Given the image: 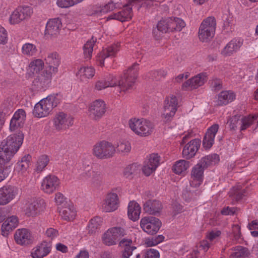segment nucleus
<instances>
[{
  "label": "nucleus",
  "instance_id": "nucleus-1",
  "mask_svg": "<svg viewBox=\"0 0 258 258\" xmlns=\"http://www.w3.org/2000/svg\"><path fill=\"white\" fill-rule=\"evenodd\" d=\"M138 66L137 62L134 63L119 79L109 77L107 80L98 81L95 85V88L101 90L109 87H115L116 94L126 92L132 88L137 79Z\"/></svg>",
  "mask_w": 258,
  "mask_h": 258
},
{
  "label": "nucleus",
  "instance_id": "nucleus-2",
  "mask_svg": "<svg viewBox=\"0 0 258 258\" xmlns=\"http://www.w3.org/2000/svg\"><path fill=\"white\" fill-rule=\"evenodd\" d=\"M23 139V134L19 132L18 134L9 136L6 140L2 142L0 145V164H5L11 160L22 144Z\"/></svg>",
  "mask_w": 258,
  "mask_h": 258
},
{
  "label": "nucleus",
  "instance_id": "nucleus-3",
  "mask_svg": "<svg viewBox=\"0 0 258 258\" xmlns=\"http://www.w3.org/2000/svg\"><path fill=\"white\" fill-rule=\"evenodd\" d=\"M44 60L48 66L43 73L38 76L33 82L35 85L39 88L45 87L50 82L52 75L57 72L58 67L60 63V57L56 52L48 53Z\"/></svg>",
  "mask_w": 258,
  "mask_h": 258
},
{
  "label": "nucleus",
  "instance_id": "nucleus-4",
  "mask_svg": "<svg viewBox=\"0 0 258 258\" xmlns=\"http://www.w3.org/2000/svg\"><path fill=\"white\" fill-rule=\"evenodd\" d=\"M59 103L57 97L49 95L38 102L34 106L33 114L37 117H43L49 114L52 108Z\"/></svg>",
  "mask_w": 258,
  "mask_h": 258
},
{
  "label": "nucleus",
  "instance_id": "nucleus-5",
  "mask_svg": "<svg viewBox=\"0 0 258 258\" xmlns=\"http://www.w3.org/2000/svg\"><path fill=\"white\" fill-rule=\"evenodd\" d=\"M216 27V20L214 17H209L201 24L199 30V37L203 42H207L214 36Z\"/></svg>",
  "mask_w": 258,
  "mask_h": 258
},
{
  "label": "nucleus",
  "instance_id": "nucleus-6",
  "mask_svg": "<svg viewBox=\"0 0 258 258\" xmlns=\"http://www.w3.org/2000/svg\"><path fill=\"white\" fill-rule=\"evenodd\" d=\"M143 1L129 0L128 3L123 7V9L121 11L109 15L107 17V20L115 19L121 22H124L131 19L133 16V9H137L139 10L141 7V5L139 3Z\"/></svg>",
  "mask_w": 258,
  "mask_h": 258
},
{
  "label": "nucleus",
  "instance_id": "nucleus-7",
  "mask_svg": "<svg viewBox=\"0 0 258 258\" xmlns=\"http://www.w3.org/2000/svg\"><path fill=\"white\" fill-rule=\"evenodd\" d=\"M115 148L110 142L102 141L97 143L93 149V154L99 159H106L113 156Z\"/></svg>",
  "mask_w": 258,
  "mask_h": 258
},
{
  "label": "nucleus",
  "instance_id": "nucleus-8",
  "mask_svg": "<svg viewBox=\"0 0 258 258\" xmlns=\"http://www.w3.org/2000/svg\"><path fill=\"white\" fill-rule=\"evenodd\" d=\"M126 234L125 230L122 227L115 226L110 228L102 235V242L107 246L116 245Z\"/></svg>",
  "mask_w": 258,
  "mask_h": 258
},
{
  "label": "nucleus",
  "instance_id": "nucleus-9",
  "mask_svg": "<svg viewBox=\"0 0 258 258\" xmlns=\"http://www.w3.org/2000/svg\"><path fill=\"white\" fill-rule=\"evenodd\" d=\"M162 225L159 219L153 216H146L143 218L140 221L142 229L149 234H156Z\"/></svg>",
  "mask_w": 258,
  "mask_h": 258
},
{
  "label": "nucleus",
  "instance_id": "nucleus-10",
  "mask_svg": "<svg viewBox=\"0 0 258 258\" xmlns=\"http://www.w3.org/2000/svg\"><path fill=\"white\" fill-rule=\"evenodd\" d=\"M164 111L162 114V118L164 121H170L175 115L177 109V99L174 95H171L165 100Z\"/></svg>",
  "mask_w": 258,
  "mask_h": 258
},
{
  "label": "nucleus",
  "instance_id": "nucleus-11",
  "mask_svg": "<svg viewBox=\"0 0 258 258\" xmlns=\"http://www.w3.org/2000/svg\"><path fill=\"white\" fill-rule=\"evenodd\" d=\"M133 241L130 238H121L119 246L123 248L121 251L122 258H140V254L137 251V247L132 246Z\"/></svg>",
  "mask_w": 258,
  "mask_h": 258
},
{
  "label": "nucleus",
  "instance_id": "nucleus-12",
  "mask_svg": "<svg viewBox=\"0 0 258 258\" xmlns=\"http://www.w3.org/2000/svg\"><path fill=\"white\" fill-rule=\"evenodd\" d=\"M24 210L25 215L28 217H35L45 208L44 200L41 199H32L26 204Z\"/></svg>",
  "mask_w": 258,
  "mask_h": 258
},
{
  "label": "nucleus",
  "instance_id": "nucleus-13",
  "mask_svg": "<svg viewBox=\"0 0 258 258\" xmlns=\"http://www.w3.org/2000/svg\"><path fill=\"white\" fill-rule=\"evenodd\" d=\"M88 111L89 115L92 119L98 120L105 114L106 104L102 100H96L90 104Z\"/></svg>",
  "mask_w": 258,
  "mask_h": 258
},
{
  "label": "nucleus",
  "instance_id": "nucleus-14",
  "mask_svg": "<svg viewBox=\"0 0 258 258\" xmlns=\"http://www.w3.org/2000/svg\"><path fill=\"white\" fill-rule=\"evenodd\" d=\"M54 126L56 130H66L73 124V118L61 112L55 115L53 119Z\"/></svg>",
  "mask_w": 258,
  "mask_h": 258
},
{
  "label": "nucleus",
  "instance_id": "nucleus-15",
  "mask_svg": "<svg viewBox=\"0 0 258 258\" xmlns=\"http://www.w3.org/2000/svg\"><path fill=\"white\" fill-rule=\"evenodd\" d=\"M33 11L29 7H24L19 8L15 10L10 18L11 24H18L23 20L26 19L30 17Z\"/></svg>",
  "mask_w": 258,
  "mask_h": 258
},
{
  "label": "nucleus",
  "instance_id": "nucleus-16",
  "mask_svg": "<svg viewBox=\"0 0 258 258\" xmlns=\"http://www.w3.org/2000/svg\"><path fill=\"white\" fill-rule=\"evenodd\" d=\"M59 180L58 178L52 175H49L45 177L41 184L42 190L46 193H52L59 186Z\"/></svg>",
  "mask_w": 258,
  "mask_h": 258
},
{
  "label": "nucleus",
  "instance_id": "nucleus-17",
  "mask_svg": "<svg viewBox=\"0 0 258 258\" xmlns=\"http://www.w3.org/2000/svg\"><path fill=\"white\" fill-rule=\"evenodd\" d=\"M119 204L117 195L114 192L108 194L103 205V209L106 212H110L116 210Z\"/></svg>",
  "mask_w": 258,
  "mask_h": 258
},
{
  "label": "nucleus",
  "instance_id": "nucleus-18",
  "mask_svg": "<svg viewBox=\"0 0 258 258\" xmlns=\"http://www.w3.org/2000/svg\"><path fill=\"white\" fill-rule=\"evenodd\" d=\"M17 189L12 186H5L0 188V205L8 204L15 197Z\"/></svg>",
  "mask_w": 258,
  "mask_h": 258
},
{
  "label": "nucleus",
  "instance_id": "nucleus-19",
  "mask_svg": "<svg viewBox=\"0 0 258 258\" xmlns=\"http://www.w3.org/2000/svg\"><path fill=\"white\" fill-rule=\"evenodd\" d=\"M160 157L157 154L150 155L148 161L143 167V172L146 176H149L157 168L159 165Z\"/></svg>",
  "mask_w": 258,
  "mask_h": 258
},
{
  "label": "nucleus",
  "instance_id": "nucleus-20",
  "mask_svg": "<svg viewBox=\"0 0 258 258\" xmlns=\"http://www.w3.org/2000/svg\"><path fill=\"white\" fill-rule=\"evenodd\" d=\"M201 145V140L195 139L188 142L184 147L182 155L187 159L195 156Z\"/></svg>",
  "mask_w": 258,
  "mask_h": 258
},
{
  "label": "nucleus",
  "instance_id": "nucleus-21",
  "mask_svg": "<svg viewBox=\"0 0 258 258\" xmlns=\"http://www.w3.org/2000/svg\"><path fill=\"white\" fill-rule=\"evenodd\" d=\"M26 118L25 111L22 109H18L14 114L11 120L10 129L14 131L23 126Z\"/></svg>",
  "mask_w": 258,
  "mask_h": 258
},
{
  "label": "nucleus",
  "instance_id": "nucleus-22",
  "mask_svg": "<svg viewBox=\"0 0 258 258\" xmlns=\"http://www.w3.org/2000/svg\"><path fill=\"white\" fill-rule=\"evenodd\" d=\"M207 81L206 73H200L186 81L182 85L183 88H190L195 89L202 86Z\"/></svg>",
  "mask_w": 258,
  "mask_h": 258
},
{
  "label": "nucleus",
  "instance_id": "nucleus-23",
  "mask_svg": "<svg viewBox=\"0 0 258 258\" xmlns=\"http://www.w3.org/2000/svg\"><path fill=\"white\" fill-rule=\"evenodd\" d=\"M218 129V124H214L208 130L203 141V146L204 148L209 149L213 146Z\"/></svg>",
  "mask_w": 258,
  "mask_h": 258
},
{
  "label": "nucleus",
  "instance_id": "nucleus-24",
  "mask_svg": "<svg viewBox=\"0 0 258 258\" xmlns=\"http://www.w3.org/2000/svg\"><path fill=\"white\" fill-rule=\"evenodd\" d=\"M161 202L156 200H149L143 206V210L146 213L151 215H158L162 209Z\"/></svg>",
  "mask_w": 258,
  "mask_h": 258
},
{
  "label": "nucleus",
  "instance_id": "nucleus-25",
  "mask_svg": "<svg viewBox=\"0 0 258 258\" xmlns=\"http://www.w3.org/2000/svg\"><path fill=\"white\" fill-rule=\"evenodd\" d=\"M61 27L62 23L59 18L50 19L46 24L45 34L56 36L59 34Z\"/></svg>",
  "mask_w": 258,
  "mask_h": 258
},
{
  "label": "nucleus",
  "instance_id": "nucleus-26",
  "mask_svg": "<svg viewBox=\"0 0 258 258\" xmlns=\"http://www.w3.org/2000/svg\"><path fill=\"white\" fill-rule=\"evenodd\" d=\"M200 165L197 164L191 171V178L192 180L190 182V186H199L203 181L204 169Z\"/></svg>",
  "mask_w": 258,
  "mask_h": 258
},
{
  "label": "nucleus",
  "instance_id": "nucleus-27",
  "mask_svg": "<svg viewBox=\"0 0 258 258\" xmlns=\"http://www.w3.org/2000/svg\"><path fill=\"white\" fill-rule=\"evenodd\" d=\"M59 213L62 219L67 221L73 220L76 215L74 207L69 204L58 207Z\"/></svg>",
  "mask_w": 258,
  "mask_h": 258
},
{
  "label": "nucleus",
  "instance_id": "nucleus-28",
  "mask_svg": "<svg viewBox=\"0 0 258 258\" xmlns=\"http://www.w3.org/2000/svg\"><path fill=\"white\" fill-rule=\"evenodd\" d=\"M18 221L16 216L8 218L2 225V233L4 236H7L10 231H12L18 225Z\"/></svg>",
  "mask_w": 258,
  "mask_h": 258
},
{
  "label": "nucleus",
  "instance_id": "nucleus-29",
  "mask_svg": "<svg viewBox=\"0 0 258 258\" xmlns=\"http://www.w3.org/2000/svg\"><path fill=\"white\" fill-rule=\"evenodd\" d=\"M14 238L17 243L20 244H28L31 240V234L26 229L17 230Z\"/></svg>",
  "mask_w": 258,
  "mask_h": 258
},
{
  "label": "nucleus",
  "instance_id": "nucleus-30",
  "mask_svg": "<svg viewBox=\"0 0 258 258\" xmlns=\"http://www.w3.org/2000/svg\"><path fill=\"white\" fill-rule=\"evenodd\" d=\"M119 44H113L104 49L99 55L100 64L103 66L105 58L109 56H113L119 50Z\"/></svg>",
  "mask_w": 258,
  "mask_h": 258
},
{
  "label": "nucleus",
  "instance_id": "nucleus-31",
  "mask_svg": "<svg viewBox=\"0 0 258 258\" xmlns=\"http://www.w3.org/2000/svg\"><path fill=\"white\" fill-rule=\"evenodd\" d=\"M51 244L43 241L39 246L36 247L34 252L32 253L33 258H42L47 255L50 251Z\"/></svg>",
  "mask_w": 258,
  "mask_h": 258
},
{
  "label": "nucleus",
  "instance_id": "nucleus-32",
  "mask_svg": "<svg viewBox=\"0 0 258 258\" xmlns=\"http://www.w3.org/2000/svg\"><path fill=\"white\" fill-rule=\"evenodd\" d=\"M141 207L135 201H131L128 205L127 214L128 218L133 221H136L139 219L141 213Z\"/></svg>",
  "mask_w": 258,
  "mask_h": 258
},
{
  "label": "nucleus",
  "instance_id": "nucleus-33",
  "mask_svg": "<svg viewBox=\"0 0 258 258\" xmlns=\"http://www.w3.org/2000/svg\"><path fill=\"white\" fill-rule=\"evenodd\" d=\"M242 43L236 39L230 41L224 48L221 53L224 56H229L236 52L241 47Z\"/></svg>",
  "mask_w": 258,
  "mask_h": 258
},
{
  "label": "nucleus",
  "instance_id": "nucleus-34",
  "mask_svg": "<svg viewBox=\"0 0 258 258\" xmlns=\"http://www.w3.org/2000/svg\"><path fill=\"white\" fill-rule=\"evenodd\" d=\"M246 190L245 189H241L239 186L233 187L229 192V197L232 200V203L238 202L245 196Z\"/></svg>",
  "mask_w": 258,
  "mask_h": 258
},
{
  "label": "nucleus",
  "instance_id": "nucleus-35",
  "mask_svg": "<svg viewBox=\"0 0 258 258\" xmlns=\"http://www.w3.org/2000/svg\"><path fill=\"white\" fill-rule=\"evenodd\" d=\"M169 31H180L185 26L184 22L179 18H169Z\"/></svg>",
  "mask_w": 258,
  "mask_h": 258
},
{
  "label": "nucleus",
  "instance_id": "nucleus-36",
  "mask_svg": "<svg viewBox=\"0 0 258 258\" xmlns=\"http://www.w3.org/2000/svg\"><path fill=\"white\" fill-rule=\"evenodd\" d=\"M169 18L165 20H160L157 25V30L154 29L153 33L154 35L157 36V39L160 36V34L158 35V32L162 33L169 32Z\"/></svg>",
  "mask_w": 258,
  "mask_h": 258
},
{
  "label": "nucleus",
  "instance_id": "nucleus-37",
  "mask_svg": "<svg viewBox=\"0 0 258 258\" xmlns=\"http://www.w3.org/2000/svg\"><path fill=\"white\" fill-rule=\"evenodd\" d=\"M219 160V155L216 154H214L203 157L198 164H201L200 165H201L202 167L205 169L210 165L217 163Z\"/></svg>",
  "mask_w": 258,
  "mask_h": 258
},
{
  "label": "nucleus",
  "instance_id": "nucleus-38",
  "mask_svg": "<svg viewBox=\"0 0 258 258\" xmlns=\"http://www.w3.org/2000/svg\"><path fill=\"white\" fill-rule=\"evenodd\" d=\"M234 97L233 93L230 91H222L219 95L217 103L219 105L227 104L231 102Z\"/></svg>",
  "mask_w": 258,
  "mask_h": 258
},
{
  "label": "nucleus",
  "instance_id": "nucleus-39",
  "mask_svg": "<svg viewBox=\"0 0 258 258\" xmlns=\"http://www.w3.org/2000/svg\"><path fill=\"white\" fill-rule=\"evenodd\" d=\"M153 129V124L151 121L143 119L141 131L138 135L142 137L148 136L151 134Z\"/></svg>",
  "mask_w": 258,
  "mask_h": 258
},
{
  "label": "nucleus",
  "instance_id": "nucleus-40",
  "mask_svg": "<svg viewBox=\"0 0 258 258\" xmlns=\"http://www.w3.org/2000/svg\"><path fill=\"white\" fill-rule=\"evenodd\" d=\"M102 223V219L99 217L92 218L88 224V232L91 234H95L98 231Z\"/></svg>",
  "mask_w": 258,
  "mask_h": 258
},
{
  "label": "nucleus",
  "instance_id": "nucleus-41",
  "mask_svg": "<svg viewBox=\"0 0 258 258\" xmlns=\"http://www.w3.org/2000/svg\"><path fill=\"white\" fill-rule=\"evenodd\" d=\"M116 8V4L111 1L104 6L96 8L94 11V14L97 16H100L103 14H106L110 12Z\"/></svg>",
  "mask_w": 258,
  "mask_h": 258
},
{
  "label": "nucleus",
  "instance_id": "nucleus-42",
  "mask_svg": "<svg viewBox=\"0 0 258 258\" xmlns=\"http://www.w3.org/2000/svg\"><path fill=\"white\" fill-rule=\"evenodd\" d=\"M249 254L248 249L242 246H237L230 255V258H244Z\"/></svg>",
  "mask_w": 258,
  "mask_h": 258
},
{
  "label": "nucleus",
  "instance_id": "nucleus-43",
  "mask_svg": "<svg viewBox=\"0 0 258 258\" xmlns=\"http://www.w3.org/2000/svg\"><path fill=\"white\" fill-rule=\"evenodd\" d=\"M189 167V161L181 160L176 162L172 169L175 173L179 174L186 171Z\"/></svg>",
  "mask_w": 258,
  "mask_h": 258
},
{
  "label": "nucleus",
  "instance_id": "nucleus-44",
  "mask_svg": "<svg viewBox=\"0 0 258 258\" xmlns=\"http://www.w3.org/2000/svg\"><path fill=\"white\" fill-rule=\"evenodd\" d=\"M196 186H190V185L186 186V188L183 190L182 197L186 201H189L195 198V196L200 194V191L198 190H194L191 189V187Z\"/></svg>",
  "mask_w": 258,
  "mask_h": 258
},
{
  "label": "nucleus",
  "instance_id": "nucleus-45",
  "mask_svg": "<svg viewBox=\"0 0 258 258\" xmlns=\"http://www.w3.org/2000/svg\"><path fill=\"white\" fill-rule=\"evenodd\" d=\"M117 152L124 155L127 154L131 150V144L128 141H126L119 142L115 148Z\"/></svg>",
  "mask_w": 258,
  "mask_h": 258
},
{
  "label": "nucleus",
  "instance_id": "nucleus-46",
  "mask_svg": "<svg viewBox=\"0 0 258 258\" xmlns=\"http://www.w3.org/2000/svg\"><path fill=\"white\" fill-rule=\"evenodd\" d=\"M44 67V62L40 59H37L32 61L29 64L30 71L33 74L37 73L42 70Z\"/></svg>",
  "mask_w": 258,
  "mask_h": 258
},
{
  "label": "nucleus",
  "instance_id": "nucleus-47",
  "mask_svg": "<svg viewBox=\"0 0 258 258\" xmlns=\"http://www.w3.org/2000/svg\"><path fill=\"white\" fill-rule=\"evenodd\" d=\"M143 119H131L128 121V124L131 129L138 135L141 131V125Z\"/></svg>",
  "mask_w": 258,
  "mask_h": 258
},
{
  "label": "nucleus",
  "instance_id": "nucleus-48",
  "mask_svg": "<svg viewBox=\"0 0 258 258\" xmlns=\"http://www.w3.org/2000/svg\"><path fill=\"white\" fill-rule=\"evenodd\" d=\"M257 116L245 117L240 120L239 125L241 131L246 130L257 119Z\"/></svg>",
  "mask_w": 258,
  "mask_h": 258
},
{
  "label": "nucleus",
  "instance_id": "nucleus-49",
  "mask_svg": "<svg viewBox=\"0 0 258 258\" xmlns=\"http://www.w3.org/2000/svg\"><path fill=\"white\" fill-rule=\"evenodd\" d=\"M22 50L24 54L32 56L36 53L37 49L35 45L28 43L23 45Z\"/></svg>",
  "mask_w": 258,
  "mask_h": 258
},
{
  "label": "nucleus",
  "instance_id": "nucleus-50",
  "mask_svg": "<svg viewBox=\"0 0 258 258\" xmlns=\"http://www.w3.org/2000/svg\"><path fill=\"white\" fill-rule=\"evenodd\" d=\"M93 40L88 41L85 44L83 49L85 58L86 59H90L92 56L93 48L95 41L93 40V37L92 38Z\"/></svg>",
  "mask_w": 258,
  "mask_h": 258
},
{
  "label": "nucleus",
  "instance_id": "nucleus-51",
  "mask_svg": "<svg viewBox=\"0 0 258 258\" xmlns=\"http://www.w3.org/2000/svg\"><path fill=\"white\" fill-rule=\"evenodd\" d=\"M78 73L81 77L89 79L94 76L95 70L92 67H83L80 68Z\"/></svg>",
  "mask_w": 258,
  "mask_h": 258
},
{
  "label": "nucleus",
  "instance_id": "nucleus-52",
  "mask_svg": "<svg viewBox=\"0 0 258 258\" xmlns=\"http://www.w3.org/2000/svg\"><path fill=\"white\" fill-rule=\"evenodd\" d=\"M49 161V158L47 155H44L40 156L37 161L36 171L37 172L42 171L47 165Z\"/></svg>",
  "mask_w": 258,
  "mask_h": 258
},
{
  "label": "nucleus",
  "instance_id": "nucleus-53",
  "mask_svg": "<svg viewBox=\"0 0 258 258\" xmlns=\"http://www.w3.org/2000/svg\"><path fill=\"white\" fill-rule=\"evenodd\" d=\"M139 169L136 164H132L127 166L124 170L123 175L126 178H132L133 175L137 174Z\"/></svg>",
  "mask_w": 258,
  "mask_h": 258
},
{
  "label": "nucleus",
  "instance_id": "nucleus-54",
  "mask_svg": "<svg viewBox=\"0 0 258 258\" xmlns=\"http://www.w3.org/2000/svg\"><path fill=\"white\" fill-rule=\"evenodd\" d=\"M167 71L165 70L161 69L159 70L152 71L150 76L153 80L156 81L160 80L162 78H164L167 75Z\"/></svg>",
  "mask_w": 258,
  "mask_h": 258
},
{
  "label": "nucleus",
  "instance_id": "nucleus-55",
  "mask_svg": "<svg viewBox=\"0 0 258 258\" xmlns=\"http://www.w3.org/2000/svg\"><path fill=\"white\" fill-rule=\"evenodd\" d=\"M31 158V157L30 155H25L22 158L21 161L18 162V166L21 170L26 169L29 167V163Z\"/></svg>",
  "mask_w": 258,
  "mask_h": 258
},
{
  "label": "nucleus",
  "instance_id": "nucleus-56",
  "mask_svg": "<svg viewBox=\"0 0 258 258\" xmlns=\"http://www.w3.org/2000/svg\"><path fill=\"white\" fill-rule=\"evenodd\" d=\"M88 170L86 171L83 172L81 174L82 178L84 179H93L95 177H97V175H99L96 173H95L91 170H90V167L88 166Z\"/></svg>",
  "mask_w": 258,
  "mask_h": 258
},
{
  "label": "nucleus",
  "instance_id": "nucleus-57",
  "mask_svg": "<svg viewBox=\"0 0 258 258\" xmlns=\"http://www.w3.org/2000/svg\"><path fill=\"white\" fill-rule=\"evenodd\" d=\"M240 116L235 115L232 116L228 121L229 123V127L231 130H235L238 124L239 125L240 121Z\"/></svg>",
  "mask_w": 258,
  "mask_h": 258
},
{
  "label": "nucleus",
  "instance_id": "nucleus-58",
  "mask_svg": "<svg viewBox=\"0 0 258 258\" xmlns=\"http://www.w3.org/2000/svg\"><path fill=\"white\" fill-rule=\"evenodd\" d=\"M164 237L162 235H159L157 236L152 238L147 244L149 246H153L157 245L164 240Z\"/></svg>",
  "mask_w": 258,
  "mask_h": 258
},
{
  "label": "nucleus",
  "instance_id": "nucleus-59",
  "mask_svg": "<svg viewBox=\"0 0 258 258\" xmlns=\"http://www.w3.org/2000/svg\"><path fill=\"white\" fill-rule=\"evenodd\" d=\"M55 200L56 204L60 206H64L65 204H68L64 196L60 192L56 194Z\"/></svg>",
  "mask_w": 258,
  "mask_h": 258
},
{
  "label": "nucleus",
  "instance_id": "nucleus-60",
  "mask_svg": "<svg viewBox=\"0 0 258 258\" xmlns=\"http://www.w3.org/2000/svg\"><path fill=\"white\" fill-rule=\"evenodd\" d=\"M57 5L61 8H67L74 5L73 0H57Z\"/></svg>",
  "mask_w": 258,
  "mask_h": 258
},
{
  "label": "nucleus",
  "instance_id": "nucleus-61",
  "mask_svg": "<svg viewBox=\"0 0 258 258\" xmlns=\"http://www.w3.org/2000/svg\"><path fill=\"white\" fill-rule=\"evenodd\" d=\"M13 107L11 104L7 105H4L0 112L3 115V116L7 117L10 115V114L13 112Z\"/></svg>",
  "mask_w": 258,
  "mask_h": 258
},
{
  "label": "nucleus",
  "instance_id": "nucleus-62",
  "mask_svg": "<svg viewBox=\"0 0 258 258\" xmlns=\"http://www.w3.org/2000/svg\"><path fill=\"white\" fill-rule=\"evenodd\" d=\"M221 232L220 230H212L207 235V238L210 241L216 239L221 235Z\"/></svg>",
  "mask_w": 258,
  "mask_h": 258
},
{
  "label": "nucleus",
  "instance_id": "nucleus-63",
  "mask_svg": "<svg viewBox=\"0 0 258 258\" xmlns=\"http://www.w3.org/2000/svg\"><path fill=\"white\" fill-rule=\"evenodd\" d=\"M237 210V208H230L229 207H227L226 208H224L222 210L221 213L223 215H233L235 214Z\"/></svg>",
  "mask_w": 258,
  "mask_h": 258
},
{
  "label": "nucleus",
  "instance_id": "nucleus-64",
  "mask_svg": "<svg viewBox=\"0 0 258 258\" xmlns=\"http://www.w3.org/2000/svg\"><path fill=\"white\" fill-rule=\"evenodd\" d=\"M145 258H159V253L154 249H150L147 251Z\"/></svg>",
  "mask_w": 258,
  "mask_h": 258
}]
</instances>
